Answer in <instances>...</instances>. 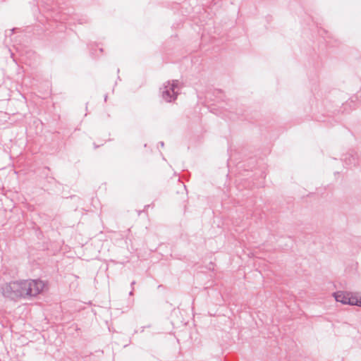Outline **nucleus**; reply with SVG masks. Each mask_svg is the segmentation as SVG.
Wrapping results in <instances>:
<instances>
[{"label": "nucleus", "mask_w": 361, "mask_h": 361, "mask_svg": "<svg viewBox=\"0 0 361 361\" xmlns=\"http://www.w3.org/2000/svg\"><path fill=\"white\" fill-rule=\"evenodd\" d=\"M334 297L337 302L344 305L358 306L360 297L357 294L349 292L338 291L334 293Z\"/></svg>", "instance_id": "obj_1"}, {"label": "nucleus", "mask_w": 361, "mask_h": 361, "mask_svg": "<svg viewBox=\"0 0 361 361\" xmlns=\"http://www.w3.org/2000/svg\"><path fill=\"white\" fill-rule=\"evenodd\" d=\"M178 80H173L172 82L168 81L164 84V87L161 89V95L163 99L168 102H170L176 99L178 92L176 89L178 87Z\"/></svg>", "instance_id": "obj_2"}, {"label": "nucleus", "mask_w": 361, "mask_h": 361, "mask_svg": "<svg viewBox=\"0 0 361 361\" xmlns=\"http://www.w3.org/2000/svg\"><path fill=\"white\" fill-rule=\"evenodd\" d=\"M17 288V281H11L1 286V292L4 298L16 301L18 300Z\"/></svg>", "instance_id": "obj_3"}, {"label": "nucleus", "mask_w": 361, "mask_h": 361, "mask_svg": "<svg viewBox=\"0 0 361 361\" xmlns=\"http://www.w3.org/2000/svg\"><path fill=\"white\" fill-rule=\"evenodd\" d=\"M46 288V284L41 280H27L28 295L30 297H35L40 294Z\"/></svg>", "instance_id": "obj_4"}, {"label": "nucleus", "mask_w": 361, "mask_h": 361, "mask_svg": "<svg viewBox=\"0 0 361 361\" xmlns=\"http://www.w3.org/2000/svg\"><path fill=\"white\" fill-rule=\"evenodd\" d=\"M17 286L18 300L29 298L27 280L17 281Z\"/></svg>", "instance_id": "obj_5"}, {"label": "nucleus", "mask_w": 361, "mask_h": 361, "mask_svg": "<svg viewBox=\"0 0 361 361\" xmlns=\"http://www.w3.org/2000/svg\"><path fill=\"white\" fill-rule=\"evenodd\" d=\"M358 306H360V307H361V298H360V301H359Z\"/></svg>", "instance_id": "obj_6"}, {"label": "nucleus", "mask_w": 361, "mask_h": 361, "mask_svg": "<svg viewBox=\"0 0 361 361\" xmlns=\"http://www.w3.org/2000/svg\"><path fill=\"white\" fill-rule=\"evenodd\" d=\"M135 281H133V282L131 283V286H134V285H135Z\"/></svg>", "instance_id": "obj_7"}]
</instances>
